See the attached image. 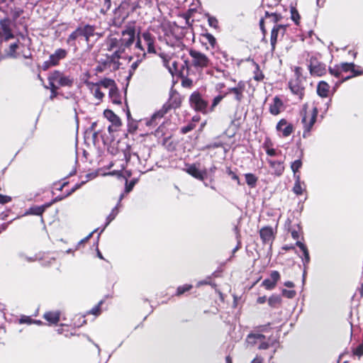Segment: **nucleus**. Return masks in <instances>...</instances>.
Instances as JSON below:
<instances>
[{"mask_svg":"<svg viewBox=\"0 0 363 363\" xmlns=\"http://www.w3.org/2000/svg\"><path fill=\"white\" fill-rule=\"evenodd\" d=\"M189 57L184 59V64L181 66L180 79L182 87L190 89L194 86V77L201 75L204 72L212 74L213 64L211 60L205 53L194 48L188 50ZM218 71H223L219 66L214 67Z\"/></svg>","mask_w":363,"mask_h":363,"instance_id":"obj_1","label":"nucleus"},{"mask_svg":"<svg viewBox=\"0 0 363 363\" xmlns=\"http://www.w3.org/2000/svg\"><path fill=\"white\" fill-rule=\"evenodd\" d=\"M328 72L332 76L339 79L335 84L336 88L354 77L362 76L363 67L354 62H341L333 67L330 66Z\"/></svg>","mask_w":363,"mask_h":363,"instance_id":"obj_2","label":"nucleus"},{"mask_svg":"<svg viewBox=\"0 0 363 363\" xmlns=\"http://www.w3.org/2000/svg\"><path fill=\"white\" fill-rule=\"evenodd\" d=\"M136 23L128 22L121 27V37L115 38V58H121V55L124 53L126 49H130L135 40Z\"/></svg>","mask_w":363,"mask_h":363,"instance_id":"obj_3","label":"nucleus"},{"mask_svg":"<svg viewBox=\"0 0 363 363\" xmlns=\"http://www.w3.org/2000/svg\"><path fill=\"white\" fill-rule=\"evenodd\" d=\"M182 96L176 91L171 92L168 101L162 106V107L155 112L151 118L146 122L147 126L156 125L157 119H161L164 116L172 109L179 108L182 103Z\"/></svg>","mask_w":363,"mask_h":363,"instance_id":"obj_4","label":"nucleus"},{"mask_svg":"<svg viewBox=\"0 0 363 363\" xmlns=\"http://www.w3.org/2000/svg\"><path fill=\"white\" fill-rule=\"evenodd\" d=\"M318 114V109L313 106L311 111H307L306 106H304L301 111V123L303 125V137L306 138L310 135V133L315 123L316 122Z\"/></svg>","mask_w":363,"mask_h":363,"instance_id":"obj_5","label":"nucleus"},{"mask_svg":"<svg viewBox=\"0 0 363 363\" xmlns=\"http://www.w3.org/2000/svg\"><path fill=\"white\" fill-rule=\"evenodd\" d=\"M189 105L196 112L203 115L209 112L208 102L204 99L199 91L192 92L189 99Z\"/></svg>","mask_w":363,"mask_h":363,"instance_id":"obj_6","label":"nucleus"},{"mask_svg":"<svg viewBox=\"0 0 363 363\" xmlns=\"http://www.w3.org/2000/svg\"><path fill=\"white\" fill-rule=\"evenodd\" d=\"M269 341V338L267 341L266 336L259 333L252 332L249 333L246 337V342L247 345L254 347L259 344L257 349L260 350H267L270 346L273 345V343H270Z\"/></svg>","mask_w":363,"mask_h":363,"instance_id":"obj_7","label":"nucleus"},{"mask_svg":"<svg viewBox=\"0 0 363 363\" xmlns=\"http://www.w3.org/2000/svg\"><path fill=\"white\" fill-rule=\"evenodd\" d=\"M104 117L106 118L111 124L108 126V133H104L101 135L103 143L105 146L107 147V150L112 153L113 147H112V143L113 142V111L110 109H106L104 112Z\"/></svg>","mask_w":363,"mask_h":363,"instance_id":"obj_8","label":"nucleus"},{"mask_svg":"<svg viewBox=\"0 0 363 363\" xmlns=\"http://www.w3.org/2000/svg\"><path fill=\"white\" fill-rule=\"evenodd\" d=\"M308 68L313 77H323L327 73L326 65L316 56H311L308 61Z\"/></svg>","mask_w":363,"mask_h":363,"instance_id":"obj_9","label":"nucleus"},{"mask_svg":"<svg viewBox=\"0 0 363 363\" xmlns=\"http://www.w3.org/2000/svg\"><path fill=\"white\" fill-rule=\"evenodd\" d=\"M175 28H171L169 33H165L167 44L178 50H183L186 45L182 42V36L175 35Z\"/></svg>","mask_w":363,"mask_h":363,"instance_id":"obj_10","label":"nucleus"},{"mask_svg":"<svg viewBox=\"0 0 363 363\" xmlns=\"http://www.w3.org/2000/svg\"><path fill=\"white\" fill-rule=\"evenodd\" d=\"M174 53H164V52H160L159 53V56L162 58L163 65L167 68L169 72L171 73L172 76L176 74L178 77L180 78V70L181 67L179 68L178 66V62L176 61H174L172 63V65H169V61L172 60V55Z\"/></svg>","mask_w":363,"mask_h":363,"instance_id":"obj_11","label":"nucleus"},{"mask_svg":"<svg viewBox=\"0 0 363 363\" xmlns=\"http://www.w3.org/2000/svg\"><path fill=\"white\" fill-rule=\"evenodd\" d=\"M50 80H55L56 82L61 86L68 87H71L74 82V79L73 77L69 75H65L60 71L57 70L51 73Z\"/></svg>","mask_w":363,"mask_h":363,"instance_id":"obj_12","label":"nucleus"},{"mask_svg":"<svg viewBox=\"0 0 363 363\" xmlns=\"http://www.w3.org/2000/svg\"><path fill=\"white\" fill-rule=\"evenodd\" d=\"M289 88L291 91L296 95L299 100H302L305 94V87L302 79H291L289 82Z\"/></svg>","mask_w":363,"mask_h":363,"instance_id":"obj_13","label":"nucleus"},{"mask_svg":"<svg viewBox=\"0 0 363 363\" xmlns=\"http://www.w3.org/2000/svg\"><path fill=\"white\" fill-rule=\"evenodd\" d=\"M286 25L282 24H276L274 26L271 30L270 35V43L272 46V51H274L276 48L277 43L278 41V36L280 33L282 36L285 34L286 31Z\"/></svg>","mask_w":363,"mask_h":363,"instance_id":"obj_14","label":"nucleus"},{"mask_svg":"<svg viewBox=\"0 0 363 363\" xmlns=\"http://www.w3.org/2000/svg\"><path fill=\"white\" fill-rule=\"evenodd\" d=\"M276 231L271 226H264L259 230V236L263 244L272 245L275 236Z\"/></svg>","mask_w":363,"mask_h":363,"instance_id":"obj_15","label":"nucleus"},{"mask_svg":"<svg viewBox=\"0 0 363 363\" xmlns=\"http://www.w3.org/2000/svg\"><path fill=\"white\" fill-rule=\"evenodd\" d=\"M112 162L106 168H101L97 170L96 173H90L86 174V180L82 181L79 184H76L73 188L72 191H74L76 189H79L82 185L87 182L89 179H92L95 178L98 175L101 176H107V175H113V172H106V169H109L112 167Z\"/></svg>","mask_w":363,"mask_h":363,"instance_id":"obj_16","label":"nucleus"},{"mask_svg":"<svg viewBox=\"0 0 363 363\" xmlns=\"http://www.w3.org/2000/svg\"><path fill=\"white\" fill-rule=\"evenodd\" d=\"M280 278L281 275L278 271H272L270 274V279H265L261 285L267 290H272L276 287Z\"/></svg>","mask_w":363,"mask_h":363,"instance_id":"obj_17","label":"nucleus"},{"mask_svg":"<svg viewBox=\"0 0 363 363\" xmlns=\"http://www.w3.org/2000/svg\"><path fill=\"white\" fill-rule=\"evenodd\" d=\"M277 131L281 132L283 137H289L294 130L293 124L289 123L285 118L281 119L277 124Z\"/></svg>","mask_w":363,"mask_h":363,"instance_id":"obj_18","label":"nucleus"},{"mask_svg":"<svg viewBox=\"0 0 363 363\" xmlns=\"http://www.w3.org/2000/svg\"><path fill=\"white\" fill-rule=\"evenodd\" d=\"M115 156H117V160H119L121 162L120 163V169H115L114 174L115 176H118V177H121V172L123 170L127 165L128 161L130 160V155H127L124 152H121L117 150V151L115 152Z\"/></svg>","mask_w":363,"mask_h":363,"instance_id":"obj_19","label":"nucleus"},{"mask_svg":"<svg viewBox=\"0 0 363 363\" xmlns=\"http://www.w3.org/2000/svg\"><path fill=\"white\" fill-rule=\"evenodd\" d=\"M141 37L147 45V50L148 53H156L155 48V37L149 32L145 31L141 34Z\"/></svg>","mask_w":363,"mask_h":363,"instance_id":"obj_20","label":"nucleus"},{"mask_svg":"<svg viewBox=\"0 0 363 363\" xmlns=\"http://www.w3.org/2000/svg\"><path fill=\"white\" fill-rule=\"evenodd\" d=\"M244 90H245V84L242 82H240L238 84L237 86L228 88V91L225 93H228V94L233 93L235 95V99L238 102L240 103L244 97V96H243Z\"/></svg>","mask_w":363,"mask_h":363,"instance_id":"obj_21","label":"nucleus"},{"mask_svg":"<svg viewBox=\"0 0 363 363\" xmlns=\"http://www.w3.org/2000/svg\"><path fill=\"white\" fill-rule=\"evenodd\" d=\"M284 108V104L282 100L278 96H276L273 99L272 103L269 106V113L273 116H277L281 113V109Z\"/></svg>","mask_w":363,"mask_h":363,"instance_id":"obj_22","label":"nucleus"},{"mask_svg":"<svg viewBox=\"0 0 363 363\" xmlns=\"http://www.w3.org/2000/svg\"><path fill=\"white\" fill-rule=\"evenodd\" d=\"M186 172L194 178L200 181H203L206 176V172L200 171L196 166L195 164H190L186 169Z\"/></svg>","mask_w":363,"mask_h":363,"instance_id":"obj_23","label":"nucleus"},{"mask_svg":"<svg viewBox=\"0 0 363 363\" xmlns=\"http://www.w3.org/2000/svg\"><path fill=\"white\" fill-rule=\"evenodd\" d=\"M1 28L4 33V40L8 41L14 38L11 32L9 21L8 19H3L0 21Z\"/></svg>","mask_w":363,"mask_h":363,"instance_id":"obj_24","label":"nucleus"},{"mask_svg":"<svg viewBox=\"0 0 363 363\" xmlns=\"http://www.w3.org/2000/svg\"><path fill=\"white\" fill-rule=\"evenodd\" d=\"M86 85L95 96L96 99L101 100L104 96V93L101 91V87L99 84H94L90 82H86Z\"/></svg>","mask_w":363,"mask_h":363,"instance_id":"obj_25","label":"nucleus"},{"mask_svg":"<svg viewBox=\"0 0 363 363\" xmlns=\"http://www.w3.org/2000/svg\"><path fill=\"white\" fill-rule=\"evenodd\" d=\"M67 55V51L66 50L62 48L57 49L53 54L50 55L51 64H54L55 66L57 65L61 60L66 57Z\"/></svg>","mask_w":363,"mask_h":363,"instance_id":"obj_26","label":"nucleus"},{"mask_svg":"<svg viewBox=\"0 0 363 363\" xmlns=\"http://www.w3.org/2000/svg\"><path fill=\"white\" fill-rule=\"evenodd\" d=\"M330 85L325 81H320L317 85V94L321 98H327L330 94Z\"/></svg>","mask_w":363,"mask_h":363,"instance_id":"obj_27","label":"nucleus"},{"mask_svg":"<svg viewBox=\"0 0 363 363\" xmlns=\"http://www.w3.org/2000/svg\"><path fill=\"white\" fill-rule=\"evenodd\" d=\"M268 163L271 168L274 169V174L280 177L284 172V166L283 162L268 160Z\"/></svg>","mask_w":363,"mask_h":363,"instance_id":"obj_28","label":"nucleus"},{"mask_svg":"<svg viewBox=\"0 0 363 363\" xmlns=\"http://www.w3.org/2000/svg\"><path fill=\"white\" fill-rule=\"evenodd\" d=\"M84 38V32L82 26H79L74 31H73L67 38V43L73 45V42L79 38Z\"/></svg>","mask_w":363,"mask_h":363,"instance_id":"obj_29","label":"nucleus"},{"mask_svg":"<svg viewBox=\"0 0 363 363\" xmlns=\"http://www.w3.org/2000/svg\"><path fill=\"white\" fill-rule=\"evenodd\" d=\"M296 245L298 246L303 252V262L306 267V264L310 262V255L307 247L301 241H296Z\"/></svg>","mask_w":363,"mask_h":363,"instance_id":"obj_30","label":"nucleus"},{"mask_svg":"<svg viewBox=\"0 0 363 363\" xmlns=\"http://www.w3.org/2000/svg\"><path fill=\"white\" fill-rule=\"evenodd\" d=\"M128 5L127 4H121L117 9H115V16L119 14V16L122 18L121 22H123L129 15V13L128 11ZM116 26L117 23L116 21L115 20V26Z\"/></svg>","mask_w":363,"mask_h":363,"instance_id":"obj_31","label":"nucleus"},{"mask_svg":"<svg viewBox=\"0 0 363 363\" xmlns=\"http://www.w3.org/2000/svg\"><path fill=\"white\" fill-rule=\"evenodd\" d=\"M217 55V58L220 60L224 67L228 68L230 65H233V59L228 57L226 52H219Z\"/></svg>","mask_w":363,"mask_h":363,"instance_id":"obj_32","label":"nucleus"},{"mask_svg":"<svg viewBox=\"0 0 363 363\" xmlns=\"http://www.w3.org/2000/svg\"><path fill=\"white\" fill-rule=\"evenodd\" d=\"M281 297L278 294H273L268 299V304L272 308H279L281 306Z\"/></svg>","mask_w":363,"mask_h":363,"instance_id":"obj_33","label":"nucleus"},{"mask_svg":"<svg viewBox=\"0 0 363 363\" xmlns=\"http://www.w3.org/2000/svg\"><path fill=\"white\" fill-rule=\"evenodd\" d=\"M44 318L52 324H57L60 320V313L47 312L43 315Z\"/></svg>","mask_w":363,"mask_h":363,"instance_id":"obj_34","label":"nucleus"},{"mask_svg":"<svg viewBox=\"0 0 363 363\" xmlns=\"http://www.w3.org/2000/svg\"><path fill=\"white\" fill-rule=\"evenodd\" d=\"M193 288V285L190 284H185L182 286H179L177 288L176 292L174 296L180 297L186 294L187 292L190 291Z\"/></svg>","mask_w":363,"mask_h":363,"instance_id":"obj_35","label":"nucleus"},{"mask_svg":"<svg viewBox=\"0 0 363 363\" xmlns=\"http://www.w3.org/2000/svg\"><path fill=\"white\" fill-rule=\"evenodd\" d=\"M100 84V86L102 88H104L105 89L109 88L108 90V94L111 98H112L113 94V80L105 79L104 80H101L100 82L98 83Z\"/></svg>","mask_w":363,"mask_h":363,"instance_id":"obj_36","label":"nucleus"},{"mask_svg":"<svg viewBox=\"0 0 363 363\" xmlns=\"http://www.w3.org/2000/svg\"><path fill=\"white\" fill-rule=\"evenodd\" d=\"M82 30L84 32V38L86 43L89 41L90 37L94 35L95 28L93 26L85 25L82 26Z\"/></svg>","mask_w":363,"mask_h":363,"instance_id":"obj_37","label":"nucleus"},{"mask_svg":"<svg viewBox=\"0 0 363 363\" xmlns=\"http://www.w3.org/2000/svg\"><path fill=\"white\" fill-rule=\"evenodd\" d=\"M291 223V221L289 219H288L286 222V225L288 226V230L291 232V237L293 238V239L296 240L297 241H299L298 239L301 236V229L299 225H298L296 229L291 230L290 229Z\"/></svg>","mask_w":363,"mask_h":363,"instance_id":"obj_38","label":"nucleus"},{"mask_svg":"<svg viewBox=\"0 0 363 363\" xmlns=\"http://www.w3.org/2000/svg\"><path fill=\"white\" fill-rule=\"evenodd\" d=\"M19 48V41H16L13 43H11L9 45V48L7 50H6V55L8 57L16 58L17 57L16 50Z\"/></svg>","mask_w":363,"mask_h":363,"instance_id":"obj_39","label":"nucleus"},{"mask_svg":"<svg viewBox=\"0 0 363 363\" xmlns=\"http://www.w3.org/2000/svg\"><path fill=\"white\" fill-rule=\"evenodd\" d=\"M245 181L247 184L251 187L255 188L257 185L258 178L252 173H247L245 174Z\"/></svg>","mask_w":363,"mask_h":363,"instance_id":"obj_40","label":"nucleus"},{"mask_svg":"<svg viewBox=\"0 0 363 363\" xmlns=\"http://www.w3.org/2000/svg\"><path fill=\"white\" fill-rule=\"evenodd\" d=\"M228 95V93L219 94L215 96L212 101L211 105L209 107V112H213L216 107L220 103V101Z\"/></svg>","mask_w":363,"mask_h":363,"instance_id":"obj_41","label":"nucleus"},{"mask_svg":"<svg viewBox=\"0 0 363 363\" xmlns=\"http://www.w3.org/2000/svg\"><path fill=\"white\" fill-rule=\"evenodd\" d=\"M201 36L206 40L205 43H208L212 48H214L217 41L216 38L211 33L206 32L201 34Z\"/></svg>","mask_w":363,"mask_h":363,"instance_id":"obj_42","label":"nucleus"},{"mask_svg":"<svg viewBox=\"0 0 363 363\" xmlns=\"http://www.w3.org/2000/svg\"><path fill=\"white\" fill-rule=\"evenodd\" d=\"M125 191H124V193H123L121 196H120V199H119V202L121 201V199L123 198L124 195L125 194H128L129 192H130L134 186L135 185L136 182H137V179H133L131 180L130 182H128V179L127 178H125Z\"/></svg>","mask_w":363,"mask_h":363,"instance_id":"obj_43","label":"nucleus"},{"mask_svg":"<svg viewBox=\"0 0 363 363\" xmlns=\"http://www.w3.org/2000/svg\"><path fill=\"white\" fill-rule=\"evenodd\" d=\"M291 19L294 22L296 26H299L301 21V16L295 6L290 7Z\"/></svg>","mask_w":363,"mask_h":363,"instance_id":"obj_44","label":"nucleus"},{"mask_svg":"<svg viewBox=\"0 0 363 363\" xmlns=\"http://www.w3.org/2000/svg\"><path fill=\"white\" fill-rule=\"evenodd\" d=\"M295 178V184L293 187V191L297 196H300L303 194V189L301 185V175H297Z\"/></svg>","mask_w":363,"mask_h":363,"instance_id":"obj_45","label":"nucleus"},{"mask_svg":"<svg viewBox=\"0 0 363 363\" xmlns=\"http://www.w3.org/2000/svg\"><path fill=\"white\" fill-rule=\"evenodd\" d=\"M264 18H270L271 21L276 25L282 19V16L281 13H269V11H265Z\"/></svg>","mask_w":363,"mask_h":363,"instance_id":"obj_46","label":"nucleus"},{"mask_svg":"<svg viewBox=\"0 0 363 363\" xmlns=\"http://www.w3.org/2000/svg\"><path fill=\"white\" fill-rule=\"evenodd\" d=\"M162 145L164 146L168 151H173L175 150V145L171 140V136L164 138L162 140Z\"/></svg>","mask_w":363,"mask_h":363,"instance_id":"obj_47","label":"nucleus"},{"mask_svg":"<svg viewBox=\"0 0 363 363\" xmlns=\"http://www.w3.org/2000/svg\"><path fill=\"white\" fill-rule=\"evenodd\" d=\"M255 70L254 71L253 79L257 82H261L264 79V75L259 68V65L257 63H255Z\"/></svg>","mask_w":363,"mask_h":363,"instance_id":"obj_48","label":"nucleus"},{"mask_svg":"<svg viewBox=\"0 0 363 363\" xmlns=\"http://www.w3.org/2000/svg\"><path fill=\"white\" fill-rule=\"evenodd\" d=\"M302 167V162L301 160H296L294 162L291 163V168L294 172V177H296L297 175H300L298 173L299 169Z\"/></svg>","mask_w":363,"mask_h":363,"instance_id":"obj_49","label":"nucleus"},{"mask_svg":"<svg viewBox=\"0 0 363 363\" xmlns=\"http://www.w3.org/2000/svg\"><path fill=\"white\" fill-rule=\"evenodd\" d=\"M45 208V207L44 206L31 207L29 209V213L36 216H40L44 212Z\"/></svg>","mask_w":363,"mask_h":363,"instance_id":"obj_50","label":"nucleus"},{"mask_svg":"<svg viewBox=\"0 0 363 363\" xmlns=\"http://www.w3.org/2000/svg\"><path fill=\"white\" fill-rule=\"evenodd\" d=\"M270 323L266 324V325H257L254 328V333H259L262 334V333H267L270 328H269Z\"/></svg>","mask_w":363,"mask_h":363,"instance_id":"obj_51","label":"nucleus"},{"mask_svg":"<svg viewBox=\"0 0 363 363\" xmlns=\"http://www.w3.org/2000/svg\"><path fill=\"white\" fill-rule=\"evenodd\" d=\"M194 9H189V10H187L186 12H185L184 13H183L182 15V16L185 19L186 21V25L188 26H191V24L189 22V20L190 18L192 17L193 16V13H194Z\"/></svg>","mask_w":363,"mask_h":363,"instance_id":"obj_52","label":"nucleus"},{"mask_svg":"<svg viewBox=\"0 0 363 363\" xmlns=\"http://www.w3.org/2000/svg\"><path fill=\"white\" fill-rule=\"evenodd\" d=\"M352 354L354 356H357L359 358L363 356V342L356 348L352 349Z\"/></svg>","mask_w":363,"mask_h":363,"instance_id":"obj_53","label":"nucleus"},{"mask_svg":"<svg viewBox=\"0 0 363 363\" xmlns=\"http://www.w3.org/2000/svg\"><path fill=\"white\" fill-rule=\"evenodd\" d=\"M196 128V125L193 123H189L185 126L182 127L180 132L182 134H186L187 133L191 131Z\"/></svg>","mask_w":363,"mask_h":363,"instance_id":"obj_54","label":"nucleus"},{"mask_svg":"<svg viewBox=\"0 0 363 363\" xmlns=\"http://www.w3.org/2000/svg\"><path fill=\"white\" fill-rule=\"evenodd\" d=\"M281 294L288 298H293L296 295V292L295 290H287V289H282Z\"/></svg>","mask_w":363,"mask_h":363,"instance_id":"obj_55","label":"nucleus"},{"mask_svg":"<svg viewBox=\"0 0 363 363\" xmlns=\"http://www.w3.org/2000/svg\"><path fill=\"white\" fill-rule=\"evenodd\" d=\"M18 257L23 261H26L28 262H32L36 260L35 257H28L24 252L18 253Z\"/></svg>","mask_w":363,"mask_h":363,"instance_id":"obj_56","label":"nucleus"},{"mask_svg":"<svg viewBox=\"0 0 363 363\" xmlns=\"http://www.w3.org/2000/svg\"><path fill=\"white\" fill-rule=\"evenodd\" d=\"M226 173L231 177L232 179L236 181L238 185H240L239 177L234 172L232 171L230 167L226 168Z\"/></svg>","mask_w":363,"mask_h":363,"instance_id":"obj_57","label":"nucleus"},{"mask_svg":"<svg viewBox=\"0 0 363 363\" xmlns=\"http://www.w3.org/2000/svg\"><path fill=\"white\" fill-rule=\"evenodd\" d=\"M51 79V74L49 75L48 77V81H49V85H50V87H48V86H44V87L45 89H48L50 88V90H51V92H55V91H57V86L55 85V84L57 83L55 80H50Z\"/></svg>","mask_w":363,"mask_h":363,"instance_id":"obj_58","label":"nucleus"},{"mask_svg":"<svg viewBox=\"0 0 363 363\" xmlns=\"http://www.w3.org/2000/svg\"><path fill=\"white\" fill-rule=\"evenodd\" d=\"M208 22L211 27H213L214 28H218V21L216 17L208 16Z\"/></svg>","mask_w":363,"mask_h":363,"instance_id":"obj_59","label":"nucleus"},{"mask_svg":"<svg viewBox=\"0 0 363 363\" xmlns=\"http://www.w3.org/2000/svg\"><path fill=\"white\" fill-rule=\"evenodd\" d=\"M303 69L301 67H295L294 68V78L301 79Z\"/></svg>","mask_w":363,"mask_h":363,"instance_id":"obj_60","label":"nucleus"},{"mask_svg":"<svg viewBox=\"0 0 363 363\" xmlns=\"http://www.w3.org/2000/svg\"><path fill=\"white\" fill-rule=\"evenodd\" d=\"M103 301H101L99 304L94 306L90 311L89 313L93 314L94 315H98L100 313V306L102 304Z\"/></svg>","mask_w":363,"mask_h":363,"instance_id":"obj_61","label":"nucleus"},{"mask_svg":"<svg viewBox=\"0 0 363 363\" xmlns=\"http://www.w3.org/2000/svg\"><path fill=\"white\" fill-rule=\"evenodd\" d=\"M51 60L50 58L49 57V60H47V61H45L43 65H42V69L43 70H47L50 67H52V66H55L54 64H51Z\"/></svg>","mask_w":363,"mask_h":363,"instance_id":"obj_62","label":"nucleus"},{"mask_svg":"<svg viewBox=\"0 0 363 363\" xmlns=\"http://www.w3.org/2000/svg\"><path fill=\"white\" fill-rule=\"evenodd\" d=\"M259 28H260V30H262V33L263 34L264 36L266 35L267 34V29L265 28V25H264V18H262L259 21Z\"/></svg>","mask_w":363,"mask_h":363,"instance_id":"obj_63","label":"nucleus"},{"mask_svg":"<svg viewBox=\"0 0 363 363\" xmlns=\"http://www.w3.org/2000/svg\"><path fill=\"white\" fill-rule=\"evenodd\" d=\"M250 363H264V358L259 355H257Z\"/></svg>","mask_w":363,"mask_h":363,"instance_id":"obj_64","label":"nucleus"}]
</instances>
